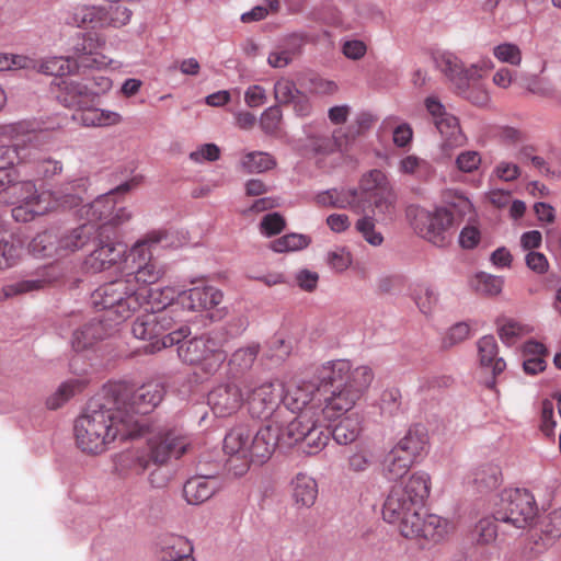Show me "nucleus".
<instances>
[{
    "label": "nucleus",
    "instance_id": "1",
    "mask_svg": "<svg viewBox=\"0 0 561 561\" xmlns=\"http://www.w3.org/2000/svg\"><path fill=\"white\" fill-rule=\"evenodd\" d=\"M147 435V446L124 453L119 457L122 468L142 474L151 466L160 467L171 458L179 459L191 447V439L181 431L161 425L145 427L133 416H124L113 400L108 405L90 403L75 423L78 447L87 454L99 455L115 440H126Z\"/></svg>",
    "mask_w": 561,
    "mask_h": 561
},
{
    "label": "nucleus",
    "instance_id": "2",
    "mask_svg": "<svg viewBox=\"0 0 561 561\" xmlns=\"http://www.w3.org/2000/svg\"><path fill=\"white\" fill-rule=\"evenodd\" d=\"M85 191L87 179L65 183L59 191L54 192L37 187L35 180L26 176L3 194L10 196L5 204L13 205L12 218L18 222H30L49 213L78 206Z\"/></svg>",
    "mask_w": 561,
    "mask_h": 561
},
{
    "label": "nucleus",
    "instance_id": "3",
    "mask_svg": "<svg viewBox=\"0 0 561 561\" xmlns=\"http://www.w3.org/2000/svg\"><path fill=\"white\" fill-rule=\"evenodd\" d=\"M374 374L367 366L352 368L348 360L339 359L323 364L317 370L320 385L334 387L331 394L320 399V414L335 421L353 410L373 381Z\"/></svg>",
    "mask_w": 561,
    "mask_h": 561
},
{
    "label": "nucleus",
    "instance_id": "4",
    "mask_svg": "<svg viewBox=\"0 0 561 561\" xmlns=\"http://www.w3.org/2000/svg\"><path fill=\"white\" fill-rule=\"evenodd\" d=\"M278 443L279 427L273 423L262 426L256 433L247 425H238L226 434L224 451L230 456V469L241 476L250 465L265 463Z\"/></svg>",
    "mask_w": 561,
    "mask_h": 561
},
{
    "label": "nucleus",
    "instance_id": "5",
    "mask_svg": "<svg viewBox=\"0 0 561 561\" xmlns=\"http://www.w3.org/2000/svg\"><path fill=\"white\" fill-rule=\"evenodd\" d=\"M146 296V289L134 288L123 274L122 277L99 286L91 294V304L96 310L104 311L101 319L113 327L141 309Z\"/></svg>",
    "mask_w": 561,
    "mask_h": 561
},
{
    "label": "nucleus",
    "instance_id": "6",
    "mask_svg": "<svg viewBox=\"0 0 561 561\" xmlns=\"http://www.w3.org/2000/svg\"><path fill=\"white\" fill-rule=\"evenodd\" d=\"M430 476L425 472L413 473L402 484L393 485L382 507V517L387 523L398 524L400 534L404 524L416 523L417 515L424 508L430 494Z\"/></svg>",
    "mask_w": 561,
    "mask_h": 561
},
{
    "label": "nucleus",
    "instance_id": "7",
    "mask_svg": "<svg viewBox=\"0 0 561 561\" xmlns=\"http://www.w3.org/2000/svg\"><path fill=\"white\" fill-rule=\"evenodd\" d=\"M105 46V38L102 35L84 34L81 43L73 47V57H50L36 62L34 70L62 78V76L75 72L79 67L89 69H101L110 66L112 59L100 50Z\"/></svg>",
    "mask_w": 561,
    "mask_h": 561
},
{
    "label": "nucleus",
    "instance_id": "8",
    "mask_svg": "<svg viewBox=\"0 0 561 561\" xmlns=\"http://www.w3.org/2000/svg\"><path fill=\"white\" fill-rule=\"evenodd\" d=\"M165 238L163 231H152L144 239L137 241L128 250V259L125 267H122V274L134 285V288L146 289V298L151 296L149 285L157 283L164 271L158 262L152 259V245L158 244ZM154 296V294L152 293Z\"/></svg>",
    "mask_w": 561,
    "mask_h": 561
},
{
    "label": "nucleus",
    "instance_id": "9",
    "mask_svg": "<svg viewBox=\"0 0 561 561\" xmlns=\"http://www.w3.org/2000/svg\"><path fill=\"white\" fill-rule=\"evenodd\" d=\"M110 3V1H107ZM119 1H116L118 3ZM133 12L125 5L111 2L108 5L76 3L66 11L65 23L72 27L93 31L88 34H96V31L119 28L127 25Z\"/></svg>",
    "mask_w": 561,
    "mask_h": 561
},
{
    "label": "nucleus",
    "instance_id": "10",
    "mask_svg": "<svg viewBox=\"0 0 561 561\" xmlns=\"http://www.w3.org/2000/svg\"><path fill=\"white\" fill-rule=\"evenodd\" d=\"M319 409L309 408L294 417L280 432L279 442L286 446L300 443L305 453H320L331 438V428L324 424Z\"/></svg>",
    "mask_w": 561,
    "mask_h": 561
},
{
    "label": "nucleus",
    "instance_id": "11",
    "mask_svg": "<svg viewBox=\"0 0 561 561\" xmlns=\"http://www.w3.org/2000/svg\"><path fill=\"white\" fill-rule=\"evenodd\" d=\"M175 319L170 311L148 312L139 316L131 327V332L139 340L149 341L146 353H156L182 342L190 334L188 327L173 330Z\"/></svg>",
    "mask_w": 561,
    "mask_h": 561
},
{
    "label": "nucleus",
    "instance_id": "12",
    "mask_svg": "<svg viewBox=\"0 0 561 561\" xmlns=\"http://www.w3.org/2000/svg\"><path fill=\"white\" fill-rule=\"evenodd\" d=\"M538 515L534 495L526 489L504 490L494 508V518L502 524V535H510L511 529H525L531 526Z\"/></svg>",
    "mask_w": 561,
    "mask_h": 561
},
{
    "label": "nucleus",
    "instance_id": "13",
    "mask_svg": "<svg viewBox=\"0 0 561 561\" xmlns=\"http://www.w3.org/2000/svg\"><path fill=\"white\" fill-rule=\"evenodd\" d=\"M141 180V176H135L117 186L115 191L82 206L81 217H85L87 224L95 226L96 233L103 232L107 226L118 227L127 222L131 218V213L126 207H117L115 194L129 192L137 187Z\"/></svg>",
    "mask_w": 561,
    "mask_h": 561
},
{
    "label": "nucleus",
    "instance_id": "14",
    "mask_svg": "<svg viewBox=\"0 0 561 561\" xmlns=\"http://www.w3.org/2000/svg\"><path fill=\"white\" fill-rule=\"evenodd\" d=\"M224 342L222 333L213 331L183 343L180 342L178 355L183 363L201 365L205 373L213 374L226 359Z\"/></svg>",
    "mask_w": 561,
    "mask_h": 561
},
{
    "label": "nucleus",
    "instance_id": "15",
    "mask_svg": "<svg viewBox=\"0 0 561 561\" xmlns=\"http://www.w3.org/2000/svg\"><path fill=\"white\" fill-rule=\"evenodd\" d=\"M164 393L165 390L162 383L148 382L134 391L127 387H119L115 392L113 401L118 409L122 407V413L124 416L130 415L134 420H138L142 424L141 420L136 415L151 412L162 401ZM144 425L145 427L151 426V424L145 423ZM152 425L157 424L152 423ZM160 425L173 427L183 433V431L176 426H171L169 424Z\"/></svg>",
    "mask_w": 561,
    "mask_h": 561
},
{
    "label": "nucleus",
    "instance_id": "16",
    "mask_svg": "<svg viewBox=\"0 0 561 561\" xmlns=\"http://www.w3.org/2000/svg\"><path fill=\"white\" fill-rule=\"evenodd\" d=\"M103 232L96 233L93 239V250L84 257L83 268L88 273L98 274L113 267L126 266L128 250L121 242H115L108 238H102Z\"/></svg>",
    "mask_w": 561,
    "mask_h": 561
},
{
    "label": "nucleus",
    "instance_id": "17",
    "mask_svg": "<svg viewBox=\"0 0 561 561\" xmlns=\"http://www.w3.org/2000/svg\"><path fill=\"white\" fill-rule=\"evenodd\" d=\"M453 225L454 215L447 208H437L434 211L419 209L414 220L416 232L437 247H445L449 243V230Z\"/></svg>",
    "mask_w": 561,
    "mask_h": 561
},
{
    "label": "nucleus",
    "instance_id": "18",
    "mask_svg": "<svg viewBox=\"0 0 561 561\" xmlns=\"http://www.w3.org/2000/svg\"><path fill=\"white\" fill-rule=\"evenodd\" d=\"M62 277L61 270L57 265H45L26 274L22 279L2 287L5 299L44 290Z\"/></svg>",
    "mask_w": 561,
    "mask_h": 561
},
{
    "label": "nucleus",
    "instance_id": "19",
    "mask_svg": "<svg viewBox=\"0 0 561 561\" xmlns=\"http://www.w3.org/2000/svg\"><path fill=\"white\" fill-rule=\"evenodd\" d=\"M453 530V524L435 514L417 515L416 523L404 524L402 536L409 539H424L426 541L439 542Z\"/></svg>",
    "mask_w": 561,
    "mask_h": 561
},
{
    "label": "nucleus",
    "instance_id": "20",
    "mask_svg": "<svg viewBox=\"0 0 561 561\" xmlns=\"http://www.w3.org/2000/svg\"><path fill=\"white\" fill-rule=\"evenodd\" d=\"M51 92L64 106L80 110L83 106L93 105V93L90 84L69 78H58L51 82Z\"/></svg>",
    "mask_w": 561,
    "mask_h": 561
},
{
    "label": "nucleus",
    "instance_id": "21",
    "mask_svg": "<svg viewBox=\"0 0 561 561\" xmlns=\"http://www.w3.org/2000/svg\"><path fill=\"white\" fill-rule=\"evenodd\" d=\"M283 389L279 385L266 382L257 387L248 397L249 409L253 416L270 419L279 409Z\"/></svg>",
    "mask_w": 561,
    "mask_h": 561
},
{
    "label": "nucleus",
    "instance_id": "22",
    "mask_svg": "<svg viewBox=\"0 0 561 561\" xmlns=\"http://www.w3.org/2000/svg\"><path fill=\"white\" fill-rule=\"evenodd\" d=\"M319 386L313 382L291 383L283 389L282 403L291 412L300 414L309 408L320 410Z\"/></svg>",
    "mask_w": 561,
    "mask_h": 561
},
{
    "label": "nucleus",
    "instance_id": "23",
    "mask_svg": "<svg viewBox=\"0 0 561 561\" xmlns=\"http://www.w3.org/2000/svg\"><path fill=\"white\" fill-rule=\"evenodd\" d=\"M244 400L243 392L236 383H224L214 388L208 394V404L219 417L236 413Z\"/></svg>",
    "mask_w": 561,
    "mask_h": 561
},
{
    "label": "nucleus",
    "instance_id": "24",
    "mask_svg": "<svg viewBox=\"0 0 561 561\" xmlns=\"http://www.w3.org/2000/svg\"><path fill=\"white\" fill-rule=\"evenodd\" d=\"M561 537V507L547 514L539 523V528L530 530V539L537 553L548 549Z\"/></svg>",
    "mask_w": 561,
    "mask_h": 561
},
{
    "label": "nucleus",
    "instance_id": "25",
    "mask_svg": "<svg viewBox=\"0 0 561 561\" xmlns=\"http://www.w3.org/2000/svg\"><path fill=\"white\" fill-rule=\"evenodd\" d=\"M181 305L192 311L210 310L222 301V293L214 286H195L179 295Z\"/></svg>",
    "mask_w": 561,
    "mask_h": 561
},
{
    "label": "nucleus",
    "instance_id": "26",
    "mask_svg": "<svg viewBox=\"0 0 561 561\" xmlns=\"http://www.w3.org/2000/svg\"><path fill=\"white\" fill-rule=\"evenodd\" d=\"M435 126L442 135L440 150L444 157L450 158L455 149L466 145L467 137L462 133L459 121L451 114L436 118Z\"/></svg>",
    "mask_w": 561,
    "mask_h": 561
},
{
    "label": "nucleus",
    "instance_id": "27",
    "mask_svg": "<svg viewBox=\"0 0 561 561\" xmlns=\"http://www.w3.org/2000/svg\"><path fill=\"white\" fill-rule=\"evenodd\" d=\"M436 68L451 82L457 92L467 90L466 67L453 53L438 51L434 55Z\"/></svg>",
    "mask_w": 561,
    "mask_h": 561
},
{
    "label": "nucleus",
    "instance_id": "28",
    "mask_svg": "<svg viewBox=\"0 0 561 561\" xmlns=\"http://www.w3.org/2000/svg\"><path fill=\"white\" fill-rule=\"evenodd\" d=\"M219 481L213 476H196L183 486V495L188 504L198 505L209 500L218 490Z\"/></svg>",
    "mask_w": 561,
    "mask_h": 561
},
{
    "label": "nucleus",
    "instance_id": "29",
    "mask_svg": "<svg viewBox=\"0 0 561 561\" xmlns=\"http://www.w3.org/2000/svg\"><path fill=\"white\" fill-rule=\"evenodd\" d=\"M111 328L112 324H108L102 319L92 320L84 324L81 329L73 332L71 341L73 350L83 351L92 346L96 341L104 339Z\"/></svg>",
    "mask_w": 561,
    "mask_h": 561
},
{
    "label": "nucleus",
    "instance_id": "30",
    "mask_svg": "<svg viewBox=\"0 0 561 561\" xmlns=\"http://www.w3.org/2000/svg\"><path fill=\"white\" fill-rule=\"evenodd\" d=\"M316 203L322 207L359 209V193L356 188H332L316 196Z\"/></svg>",
    "mask_w": 561,
    "mask_h": 561
},
{
    "label": "nucleus",
    "instance_id": "31",
    "mask_svg": "<svg viewBox=\"0 0 561 561\" xmlns=\"http://www.w3.org/2000/svg\"><path fill=\"white\" fill-rule=\"evenodd\" d=\"M95 236V226L87 222L59 236V247L61 248L62 256L82 249L90 241H93Z\"/></svg>",
    "mask_w": 561,
    "mask_h": 561
},
{
    "label": "nucleus",
    "instance_id": "32",
    "mask_svg": "<svg viewBox=\"0 0 561 561\" xmlns=\"http://www.w3.org/2000/svg\"><path fill=\"white\" fill-rule=\"evenodd\" d=\"M73 119L80 122L87 127H106L117 125L122 121V116L113 111L100 110L92 105L81 107Z\"/></svg>",
    "mask_w": 561,
    "mask_h": 561
},
{
    "label": "nucleus",
    "instance_id": "33",
    "mask_svg": "<svg viewBox=\"0 0 561 561\" xmlns=\"http://www.w3.org/2000/svg\"><path fill=\"white\" fill-rule=\"evenodd\" d=\"M32 156L27 159V176L36 180H49L62 172L61 161L37 157V149L31 147Z\"/></svg>",
    "mask_w": 561,
    "mask_h": 561
},
{
    "label": "nucleus",
    "instance_id": "34",
    "mask_svg": "<svg viewBox=\"0 0 561 561\" xmlns=\"http://www.w3.org/2000/svg\"><path fill=\"white\" fill-rule=\"evenodd\" d=\"M497 343L493 335L482 336L478 341L480 364L483 367L490 368L494 377L502 374L506 368L505 360L497 357Z\"/></svg>",
    "mask_w": 561,
    "mask_h": 561
},
{
    "label": "nucleus",
    "instance_id": "35",
    "mask_svg": "<svg viewBox=\"0 0 561 561\" xmlns=\"http://www.w3.org/2000/svg\"><path fill=\"white\" fill-rule=\"evenodd\" d=\"M30 252L38 259L62 256L59 234L54 230L37 233L28 244Z\"/></svg>",
    "mask_w": 561,
    "mask_h": 561
},
{
    "label": "nucleus",
    "instance_id": "36",
    "mask_svg": "<svg viewBox=\"0 0 561 561\" xmlns=\"http://www.w3.org/2000/svg\"><path fill=\"white\" fill-rule=\"evenodd\" d=\"M300 50L301 39L291 35L270 53L267 64L273 68H285L300 54Z\"/></svg>",
    "mask_w": 561,
    "mask_h": 561
},
{
    "label": "nucleus",
    "instance_id": "37",
    "mask_svg": "<svg viewBox=\"0 0 561 561\" xmlns=\"http://www.w3.org/2000/svg\"><path fill=\"white\" fill-rule=\"evenodd\" d=\"M293 497L297 505L311 507L318 497L317 481L306 473H298L293 482Z\"/></svg>",
    "mask_w": 561,
    "mask_h": 561
},
{
    "label": "nucleus",
    "instance_id": "38",
    "mask_svg": "<svg viewBox=\"0 0 561 561\" xmlns=\"http://www.w3.org/2000/svg\"><path fill=\"white\" fill-rule=\"evenodd\" d=\"M413 460L408 454L394 446L383 460V472L387 479L397 480L402 478L410 470Z\"/></svg>",
    "mask_w": 561,
    "mask_h": 561
},
{
    "label": "nucleus",
    "instance_id": "39",
    "mask_svg": "<svg viewBox=\"0 0 561 561\" xmlns=\"http://www.w3.org/2000/svg\"><path fill=\"white\" fill-rule=\"evenodd\" d=\"M548 351L542 343L528 341L523 346V368L528 375H536L546 368Z\"/></svg>",
    "mask_w": 561,
    "mask_h": 561
},
{
    "label": "nucleus",
    "instance_id": "40",
    "mask_svg": "<svg viewBox=\"0 0 561 561\" xmlns=\"http://www.w3.org/2000/svg\"><path fill=\"white\" fill-rule=\"evenodd\" d=\"M360 432L362 425L358 414L351 413L331 430V437L340 445H347L356 440Z\"/></svg>",
    "mask_w": 561,
    "mask_h": 561
},
{
    "label": "nucleus",
    "instance_id": "41",
    "mask_svg": "<svg viewBox=\"0 0 561 561\" xmlns=\"http://www.w3.org/2000/svg\"><path fill=\"white\" fill-rule=\"evenodd\" d=\"M260 351L261 346L256 342H252L236 350L228 363L230 370L234 374H243L250 370L255 363Z\"/></svg>",
    "mask_w": 561,
    "mask_h": 561
},
{
    "label": "nucleus",
    "instance_id": "42",
    "mask_svg": "<svg viewBox=\"0 0 561 561\" xmlns=\"http://www.w3.org/2000/svg\"><path fill=\"white\" fill-rule=\"evenodd\" d=\"M415 460L427 446V434L423 426L411 427L407 435L396 445Z\"/></svg>",
    "mask_w": 561,
    "mask_h": 561
},
{
    "label": "nucleus",
    "instance_id": "43",
    "mask_svg": "<svg viewBox=\"0 0 561 561\" xmlns=\"http://www.w3.org/2000/svg\"><path fill=\"white\" fill-rule=\"evenodd\" d=\"M23 254L22 244L11 234L0 232V271L15 266Z\"/></svg>",
    "mask_w": 561,
    "mask_h": 561
},
{
    "label": "nucleus",
    "instance_id": "44",
    "mask_svg": "<svg viewBox=\"0 0 561 561\" xmlns=\"http://www.w3.org/2000/svg\"><path fill=\"white\" fill-rule=\"evenodd\" d=\"M191 542L181 536L172 537L162 548L160 558L162 561H194Z\"/></svg>",
    "mask_w": 561,
    "mask_h": 561
},
{
    "label": "nucleus",
    "instance_id": "45",
    "mask_svg": "<svg viewBox=\"0 0 561 561\" xmlns=\"http://www.w3.org/2000/svg\"><path fill=\"white\" fill-rule=\"evenodd\" d=\"M499 534H502V524L492 517L481 518L472 530V540L480 546H488L495 541Z\"/></svg>",
    "mask_w": 561,
    "mask_h": 561
},
{
    "label": "nucleus",
    "instance_id": "46",
    "mask_svg": "<svg viewBox=\"0 0 561 561\" xmlns=\"http://www.w3.org/2000/svg\"><path fill=\"white\" fill-rule=\"evenodd\" d=\"M497 334L501 341L506 345H514L520 337L528 334L530 329L528 325L510 319L501 318L496 321Z\"/></svg>",
    "mask_w": 561,
    "mask_h": 561
},
{
    "label": "nucleus",
    "instance_id": "47",
    "mask_svg": "<svg viewBox=\"0 0 561 561\" xmlns=\"http://www.w3.org/2000/svg\"><path fill=\"white\" fill-rule=\"evenodd\" d=\"M32 156L30 148L15 146H0V168L18 169L27 165V159Z\"/></svg>",
    "mask_w": 561,
    "mask_h": 561
},
{
    "label": "nucleus",
    "instance_id": "48",
    "mask_svg": "<svg viewBox=\"0 0 561 561\" xmlns=\"http://www.w3.org/2000/svg\"><path fill=\"white\" fill-rule=\"evenodd\" d=\"M84 382L79 379H71L62 382L58 389L50 394L46 400V405L49 410L59 409L65 402H67L76 393L82 391Z\"/></svg>",
    "mask_w": 561,
    "mask_h": 561
},
{
    "label": "nucleus",
    "instance_id": "49",
    "mask_svg": "<svg viewBox=\"0 0 561 561\" xmlns=\"http://www.w3.org/2000/svg\"><path fill=\"white\" fill-rule=\"evenodd\" d=\"M241 165L248 173H261L275 168L276 161L267 152L253 151L242 158Z\"/></svg>",
    "mask_w": 561,
    "mask_h": 561
},
{
    "label": "nucleus",
    "instance_id": "50",
    "mask_svg": "<svg viewBox=\"0 0 561 561\" xmlns=\"http://www.w3.org/2000/svg\"><path fill=\"white\" fill-rule=\"evenodd\" d=\"M399 171L403 174L414 175L416 178H427L433 172V165L414 154L402 158L399 162Z\"/></svg>",
    "mask_w": 561,
    "mask_h": 561
},
{
    "label": "nucleus",
    "instance_id": "51",
    "mask_svg": "<svg viewBox=\"0 0 561 561\" xmlns=\"http://www.w3.org/2000/svg\"><path fill=\"white\" fill-rule=\"evenodd\" d=\"M151 295L150 297L146 298V300L141 304V308L145 309L148 312H164V311H172L168 310L167 307L171 305V301L174 297V291L171 288H164L162 290L160 289H152L151 288Z\"/></svg>",
    "mask_w": 561,
    "mask_h": 561
},
{
    "label": "nucleus",
    "instance_id": "52",
    "mask_svg": "<svg viewBox=\"0 0 561 561\" xmlns=\"http://www.w3.org/2000/svg\"><path fill=\"white\" fill-rule=\"evenodd\" d=\"M374 462L371 450L365 446H357L355 450L347 457V470L353 473H363Z\"/></svg>",
    "mask_w": 561,
    "mask_h": 561
},
{
    "label": "nucleus",
    "instance_id": "53",
    "mask_svg": "<svg viewBox=\"0 0 561 561\" xmlns=\"http://www.w3.org/2000/svg\"><path fill=\"white\" fill-rule=\"evenodd\" d=\"M368 198L373 202L378 215L387 216L393 214L397 197L391 186L369 195Z\"/></svg>",
    "mask_w": 561,
    "mask_h": 561
},
{
    "label": "nucleus",
    "instance_id": "54",
    "mask_svg": "<svg viewBox=\"0 0 561 561\" xmlns=\"http://www.w3.org/2000/svg\"><path fill=\"white\" fill-rule=\"evenodd\" d=\"M359 186L360 190L367 194V197H369V195L376 194V192H380L391 185L382 171L371 170L363 175Z\"/></svg>",
    "mask_w": 561,
    "mask_h": 561
},
{
    "label": "nucleus",
    "instance_id": "55",
    "mask_svg": "<svg viewBox=\"0 0 561 561\" xmlns=\"http://www.w3.org/2000/svg\"><path fill=\"white\" fill-rule=\"evenodd\" d=\"M309 244V239L299 233H289L283 236L271 243V249L274 252L283 253L288 251L301 250Z\"/></svg>",
    "mask_w": 561,
    "mask_h": 561
},
{
    "label": "nucleus",
    "instance_id": "56",
    "mask_svg": "<svg viewBox=\"0 0 561 561\" xmlns=\"http://www.w3.org/2000/svg\"><path fill=\"white\" fill-rule=\"evenodd\" d=\"M26 167L24 165L22 168L18 169H1L0 168V203L5 204L10 196L4 195V191H7L9 187L13 186L14 184L19 183L22 178L27 176Z\"/></svg>",
    "mask_w": 561,
    "mask_h": 561
},
{
    "label": "nucleus",
    "instance_id": "57",
    "mask_svg": "<svg viewBox=\"0 0 561 561\" xmlns=\"http://www.w3.org/2000/svg\"><path fill=\"white\" fill-rule=\"evenodd\" d=\"M300 94L294 80L282 77L274 84V98L278 104H289Z\"/></svg>",
    "mask_w": 561,
    "mask_h": 561
},
{
    "label": "nucleus",
    "instance_id": "58",
    "mask_svg": "<svg viewBox=\"0 0 561 561\" xmlns=\"http://www.w3.org/2000/svg\"><path fill=\"white\" fill-rule=\"evenodd\" d=\"M500 468L495 465H484L474 472L473 481L485 489L495 488L500 482Z\"/></svg>",
    "mask_w": 561,
    "mask_h": 561
},
{
    "label": "nucleus",
    "instance_id": "59",
    "mask_svg": "<svg viewBox=\"0 0 561 561\" xmlns=\"http://www.w3.org/2000/svg\"><path fill=\"white\" fill-rule=\"evenodd\" d=\"M293 350L291 343L280 335H275L268 342L267 357L271 360L279 364L283 363L290 355Z\"/></svg>",
    "mask_w": 561,
    "mask_h": 561
},
{
    "label": "nucleus",
    "instance_id": "60",
    "mask_svg": "<svg viewBox=\"0 0 561 561\" xmlns=\"http://www.w3.org/2000/svg\"><path fill=\"white\" fill-rule=\"evenodd\" d=\"M493 56L501 62L511 66H519L522 62V50L512 43H503L493 48Z\"/></svg>",
    "mask_w": 561,
    "mask_h": 561
},
{
    "label": "nucleus",
    "instance_id": "61",
    "mask_svg": "<svg viewBox=\"0 0 561 561\" xmlns=\"http://www.w3.org/2000/svg\"><path fill=\"white\" fill-rule=\"evenodd\" d=\"M282 111L278 105L266 108L261 116V127L268 135H278L282 124Z\"/></svg>",
    "mask_w": 561,
    "mask_h": 561
},
{
    "label": "nucleus",
    "instance_id": "62",
    "mask_svg": "<svg viewBox=\"0 0 561 561\" xmlns=\"http://www.w3.org/2000/svg\"><path fill=\"white\" fill-rule=\"evenodd\" d=\"M482 163V157L480 152L476 150L461 151L455 160V164L458 171L462 173H474L479 170Z\"/></svg>",
    "mask_w": 561,
    "mask_h": 561
},
{
    "label": "nucleus",
    "instance_id": "63",
    "mask_svg": "<svg viewBox=\"0 0 561 561\" xmlns=\"http://www.w3.org/2000/svg\"><path fill=\"white\" fill-rule=\"evenodd\" d=\"M414 300L421 312L428 314L437 302V296L430 286L419 285L414 289Z\"/></svg>",
    "mask_w": 561,
    "mask_h": 561
},
{
    "label": "nucleus",
    "instance_id": "64",
    "mask_svg": "<svg viewBox=\"0 0 561 561\" xmlns=\"http://www.w3.org/2000/svg\"><path fill=\"white\" fill-rule=\"evenodd\" d=\"M503 280L499 276L480 273L476 277L474 287L477 291L489 296H495L501 293Z\"/></svg>",
    "mask_w": 561,
    "mask_h": 561
}]
</instances>
